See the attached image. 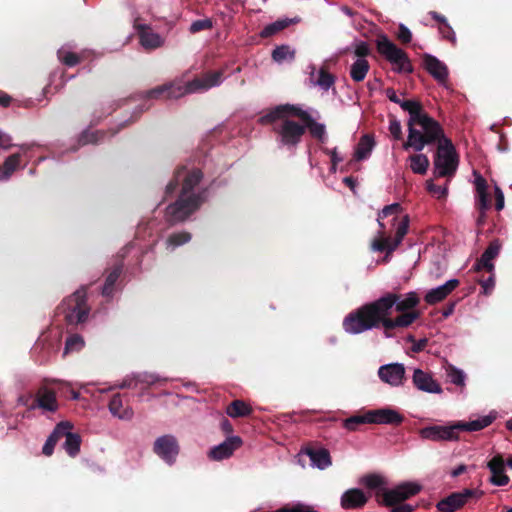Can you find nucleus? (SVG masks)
I'll return each instance as SVG.
<instances>
[{
    "label": "nucleus",
    "mask_w": 512,
    "mask_h": 512,
    "mask_svg": "<svg viewBox=\"0 0 512 512\" xmlns=\"http://www.w3.org/2000/svg\"><path fill=\"white\" fill-rule=\"evenodd\" d=\"M202 179L203 172L198 168L187 170L182 166L176 169L165 189L166 196H170L181 186L176 201L165 209V219L170 225L184 222L207 201V188L194 191Z\"/></svg>",
    "instance_id": "obj_1"
},
{
    "label": "nucleus",
    "mask_w": 512,
    "mask_h": 512,
    "mask_svg": "<svg viewBox=\"0 0 512 512\" xmlns=\"http://www.w3.org/2000/svg\"><path fill=\"white\" fill-rule=\"evenodd\" d=\"M392 302L386 299H377L366 303L350 312L343 320V329L350 334L382 327L386 337H393L397 328H407L415 322V314L398 315L395 318L387 317V311Z\"/></svg>",
    "instance_id": "obj_2"
},
{
    "label": "nucleus",
    "mask_w": 512,
    "mask_h": 512,
    "mask_svg": "<svg viewBox=\"0 0 512 512\" xmlns=\"http://www.w3.org/2000/svg\"><path fill=\"white\" fill-rule=\"evenodd\" d=\"M385 95L391 102L398 104L409 113L410 117L407 121L408 137L407 141L403 143L405 150L411 148L420 152L427 143L434 141L441 134V125L425 112L419 100H401L393 88H387Z\"/></svg>",
    "instance_id": "obj_3"
},
{
    "label": "nucleus",
    "mask_w": 512,
    "mask_h": 512,
    "mask_svg": "<svg viewBox=\"0 0 512 512\" xmlns=\"http://www.w3.org/2000/svg\"><path fill=\"white\" fill-rule=\"evenodd\" d=\"M292 108L301 109V106L290 103L280 104L268 109L259 118L261 125L272 126L277 144L289 151L296 150L304 137V124L293 119L297 117Z\"/></svg>",
    "instance_id": "obj_4"
},
{
    "label": "nucleus",
    "mask_w": 512,
    "mask_h": 512,
    "mask_svg": "<svg viewBox=\"0 0 512 512\" xmlns=\"http://www.w3.org/2000/svg\"><path fill=\"white\" fill-rule=\"evenodd\" d=\"M422 486L416 482H403L392 489H382L376 492L377 501L386 507H392L391 512H413V506L403 503L417 495Z\"/></svg>",
    "instance_id": "obj_5"
},
{
    "label": "nucleus",
    "mask_w": 512,
    "mask_h": 512,
    "mask_svg": "<svg viewBox=\"0 0 512 512\" xmlns=\"http://www.w3.org/2000/svg\"><path fill=\"white\" fill-rule=\"evenodd\" d=\"M90 308L84 287L65 298L57 307V315L63 316L67 325H78L86 321Z\"/></svg>",
    "instance_id": "obj_6"
},
{
    "label": "nucleus",
    "mask_w": 512,
    "mask_h": 512,
    "mask_svg": "<svg viewBox=\"0 0 512 512\" xmlns=\"http://www.w3.org/2000/svg\"><path fill=\"white\" fill-rule=\"evenodd\" d=\"M438 143L434 158V166L439 177H450L455 174L458 167V154L452 141L445 137L444 130L432 142L426 145Z\"/></svg>",
    "instance_id": "obj_7"
},
{
    "label": "nucleus",
    "mask_w": 512,
    "mask_h": 512,
    "mask_svg": "<svg viewBox=\"0 0 512 512\" xmlns=\"http://www.w3.org/2000/svg\"><path fill=\"white\" fill-rule=\"evenodd\" d=\"M376 47L379 54L385 57L387 61L395 65L394 71L397 73H412L413 65L407 53L397 47L386 35L377 37Z\"/></svg>",
    "instance_id": "obj_8"
},
{
    "label": "nucleus",
    "mask_w": 512,
    "mask_h": 512,
    "mask_svg": "<svg viewBox=\"0 0 512 512\" xmlns=\"http://www.w3.org/2000/svg\"><path fill=\"white\" fill-rule=\"evenodd\" d=\"M379 299H386L390 302V308L387 311V317L392 316L393 309L399 312V315L415 314V321L420 317V312L415 310L420 303L419 295L416 292H409L404 297L401 294L388 292Z\"/></svg>",
    "instance_id": "obj_9"
},
{
    "label": "nucleus",
    "mask_w": 512,
    "mask_h": 512,
    "mask_svg": "<svg viewBox=\"0 0 512 512\" xmlns=\"http://www.w3.org/2000/svg\"><path fill=\"white\" fill-rule=\"evenodd\" d=\"M483 492L478 489L465 488L458 492H453L440 500L436 507L440 512H456L461 509L471 499H479Z\"/></svg>",
    "instance_id": "obj_10"
},
{
    "label": "nucleus",
    "mask_w": 512,
    "mask_h": 512,
    "mask_svg": "<svg viewBox=\"0 0 512 512\" xmlns=\"http://www.w3.org/2000/svg\"><path fill=\"white\" fill-rule=\"evenodd\" d=\"M223 70L217 71H208L204 73L201 77H196L192 81L187 82L183 86V91H185V95L189 93H194L198 91H206L212 87L219 86L223 81Z\"/></svg>",
    "instance_id": "obj_11"
},
{
    "label": "nucleus",
    "mask_w": 512,
    "mask_h": 512,
    "mask_svg": "<svg viewBox=\"0 0 512 512\" xmlns=\"http://www.w3.org/2000/svg\"><path fill=\"white\" fill-rule=\"evenodd\" d=\"M409 218L407 215L403 216L398 225H396V235L393 240L390 238L375 239L372 242V248L378 252L386 251L388 254L392 253L402 242L404 236L408 232Z\"/></svg>",
    "instance_id": "obj_12"
},
{
    "label": "nucleus",
    "mask_w": 512,
    "mask_h": 512,
    "mask_svg": "<svg viewBox=\"0 0 512 512\" xmlns=\"http://www.w3.org/2000/svg\"><path fill=\"white\" fill-rule=\"evenodd\" d=\"M41 409L44 413H55L59 409V403L55 390L42 385L38 388L29 410Z\"/></svg>",
    "instance_id": "obj_13"
},
{
    "label": "nucleus",
    "mask_w": 512,
    "mask_h": 512,
    "mask_svg": "<svg viewBox=\"0 0 512 512\" xmlns=\"http://www.w3.org/2000/svg\"><path fill=\"white\" fill-rule=\"evenodd\" d=\"M153 451L166 463L173 464L179 453L177 440L172 435H164L156 439Z\"/></svg>",
    "instance_id": "obj_14"
},
{
    "label": "nucleus",
    "mask_w": 512,
    "mask_h": 512,
    "mask_svg": "<svg viewBox=\"0 0 512 512\" xmlns=\"http://www.w3.org/2000/svg\"><path fill=\"white\" fill-rule=\"evenodd\" d=\"M419 435L422 439L431 441H453L458 439L454 424L448 426H427L420 429Z\"/></svg>",
    "instance_id": "obj_15"
},
{
    "label": "nucleus",
    "mask_w": 512,
    "mask_h": 512,
    "mask_svg": "<svg viewBox=\"0 0 512 512\" xmlns=\"http://www.w3.org/2000/svg\"><path fill=\"white\" fill-rule=\"evenodd\" d=\"M296 112V117L304 124V134L308 130L311 137L317 139L319 142L324 143L327 139L326 127L322 123H318L307 111L304 109H293Z\"/></svg>",
    "instance_id": "obj_16"
},
{
    "label": "nucleus",
    "mask_w": 512,
    "mask_h": 512,
    "mask_svg": "<svg viewBox=\"0 0 512 512\" xmlns=\"http://www.w3.org/2000/svg\"><path fill=\"white\" fill-rule=\"evenodd\" d=\"M369 498L362 489L349 488L342 493L340 506L343 510H359L365 507Z\"/></svg>",
    "instance_id": "obj_17"
},
{
    "label": "nucleus",
    "mask_w": 512,
    "mask_h": 512,
    "mask_svg": "<svg viewBox=\"0 0 512 512\" xmlns=\"http://www.w3.org/2000/svg\"><path fill=\"white\" fill-rule=\"evenodd\" d=\"M502 243L499 239L492 240L481 257L476 261L473 268L476 272H492L495 269L493 260L499 255Z\"/></svg>",
    "instance_id": "obj_18"
},
{
    "label": "nucleus",
    "mask_w": 512,
    "mask_h": 512,
    "mask_svg": "<svg viewBox=\"0 0 512 512\" xmlns=\"http://www.w3.org/2000/svg\"><path fill=\"white\" fill-rule=\"evenodd\" d=\"M379 378L391 386H399L403 384L405 379V367L400 363H391L383 365L378 370Z\"/></svg>",
    "instance_id": "obj_19"
},
{
    "label": "nucleus",
    "mask_w": 512,
    "mask_h": 512,
    "mask_svg": "<svg viewBox=\"0 0 512 512\" xmlns=\"http://www.w3.org/2000/svg\"><path fill=\"white\" fill-rule=\"evenodd\" d=\"M506 462L501 454L492 457L487 463V467L491 473L490 482L495 486H505L510 479L505 474Z\"/></svg>",
    "instance_id": "obj_20"
},
{
    "label": "nucleus",
    "mask_w": 512,
    "mask_h": 512,
    "mask_svg": "<svg viewBox=\"0 0 512 512\" xmlns=\"http://www.w3.org/2000/svg\"><path fill=\"white\" fill-rule=\"evenodd\" d=\"M242 445V439L239 436L228 437L224 442L213 447L209 451V458L220 461L229 458L233 452Z\"/></svg>",
    "instance_id": "obj_21"
},
{
    "label": "nucleus",
    "mask_w": 512,
    "mask_h": 512,
    "mask_svg": "<svg viewBox=\"0 0 512 512\" xmlns=\"http://www.w3.org/2000/svg\"><path fill=\"white\" fill-rule=\"evenodd\" d=\"M184 95L183 86L175 82L157 86L146 92V97L149 99H178Z\"/></svg>",
    "instance_id": "obj_22"
},
{
    "label": "nucleus",
    "mask_w": 512,
    "mask_h": 512,
    "mask_svg": "<svg viewBox=\"0 0 512 512\" xmlns=\"http://www.w3.org/2000/svg\"><path fill=\"white\" fill-rule=\"evenodd\" d=\"M370 424L400 425L404 417L397 411L389 408L369 410Z\"/></svg>",
    "instance_id": "obj_23"
},
{
    "label": "nucleus",
    "mask_w": 512,
    "mask_h": 512,
    "mask_svg": "<svg viewBox=\"0 0 512 512\" xmlns=\"http://www.w3.org/2000/svg\"><path fill=\"white\" fill-rule=\"evenodd\" d=\"M424 68L439 83H445L448 79V68L438 58L433 55L425 54L423 56Z\"/></svg>",
    "instance_id": "obj_24"
},
{
    "label": "nucleus",
    "mask_w": 512,
    "mask_h": 512,
    "mask_svg": "<svg viewBox=\"0 0 512 512\" xmlns=\"http://www.w3.org/2000/svg\"><path fill=\"white\" fill-rule=\"evenodd\" d=\"M459 286V280L451 279L447 281L445 284L429 290L424 300L429 305H434L443 301L453 290H455Z\"/></svg>",
    "instance_id": "obj_25"
},
{
    "label": "nucleus",
    "mask_w": 512,
    "mask_h": 512,
    "mask_svg": "<svg viewBox=\"0 0 512 512\" xmlns=\"http://www.w3.org/2000/svg\"><path fill=\"white\" fill-rule=\"evenodd\" d=\"M413 384L421 391L428 393H440L442 391L440 385L434 381L432 376L421 369H415L413 373Z\"/></svg>",
    "instance_id": "obj_26"
},
{
    "label": "nucleus",
    "mask_w": 512,
    "mask_h": 512,
    "mask_svg": "<svg viewBox=\"0 0 512 512\" xmlns=\"http://www.w3.org/2000/svg\"><path fill=\"white\" fill-rule=\"evenodd\" d=\"M302 452L310 458L313 466L321 470L332 464L330 453L326 448L306 447Z\"/></svg>",
    "instance_id": "obj_27"
},
{
    "label": "nucleus",
    "mask_w": 512,
    "mask_h": 512,
    "mask_svg": "<svg viewBox=\"0 0 512 512\" xmlns=\"http://www.w3.org/2000/svg\"><path fill=\"white\" fill-rule=\"evenodd\" d=\"M73 425L69 421H61L59 422L52 433L48 436L43 448L42 453L46 456H51L53 454L54 448L59 441L60 438L63 437V433H66V429H72Z\"/></svg>",
    "instance_id": "obj_28"
},
{
    "label": "nucleus",
    "mask_w": 512,
    "mask_h": 512,
    "mask_svg": "<svg viewBox=\"0 0 512 512\" xmlns=\"http://www.w3.org/2000/svg\"><path fill=\"white\" fill-rule=\"evenodd\" d=\"M138 29L140 43L145 49L152 50L162 46L163 39L158 33L153 32L144 25L139 26Z\"/></svg>",
    "instance_id": "obj_29"
},
{
    "label": "nucleus",
    "mask_w": 512,
    "mask_h": 512,
    "mask_svg": "<svg viewBox=\"0 0 512 512\" xmlns=\"http://www.w3.org/2000/svg\"><path fill=\"white\" fill-rule=\"evenodd\" d=\"M493 419L494 418L492 416H484L480 419L469 422L459 421L454 424L455 430L457 433L459 431H479L489 426L493 422Z\"/></svg>",
    "instance_id": "obj_30"
},
{
    "label": "nucleus",
    "mask_w": 512,
    "mask_h": 512,
    "mask_svg": "<svg viewBox=\"0 0 512 512\" xmlns=\"http://www.w3.org/2000/svg\"><path fill=\"white\" fill-rule=\"evenodd\" d=\"M253 412L252 407L243 400H233L226 407V413L231 418H240L250 416Z\"/></svg>",
    "instance_id": "obj_31"
},
{
    "label": "nucleus",
    "mask_w": 512,
    "mask_h": 512,
    "mask_svg": "<svg viewBox=\"0 0 512 512\" xmlns=\"http://www.w3.org/2000/svg\"><path fill=\"white\" fill-rule=\"evenodd\" d=\"M374 146V137L370 134L363 135L357 144L354 157L356 160H364L368 158Z\"/></svg>",
    "instance_id": "obj_32"
},
{
    "label": "nucleus",
    "mask_w": 512,
    "mask_h": 512,
    "mask_svg": "<svg viewBox=\"0 0 512 512\" xmlns=\"http://www.w3.org/2000/svg\"><path fill=\"white\" fill-rule=\"evenodd\" d=\"M123 271V263L120 262L112 268L109 274L106 277L104 286L102 288V295L105 297H111L114 292V285L119 279L120 275Z\"/></svg>",
    "instance_id": "obj_33"
},
{
    "label": "nucleus",
    "mask_w": 512,
    "mask_h": 512,
    "mask_svg": "<svg viewBox=\"0 0 512 512\" xmlns=\"http://www.w3.org/2000/svg\"><path fill=\"white\" fill-rule=\"evenodd\" d=\"M71 429H66L63 433L65 437L64 449L70 457H75L80 452L81 436L78 433H72Z\"/></svg>",
    "instance_id": "obj_34"
},
{
    "label": "nucleus",
    "mask_w": 512,
    "mask_h": 512,
    "mask_svg": "<svg viewBox=\"0 0 512 512\" xmlns=\"http://www.w3.org/2000/svg\"><path fill=\"white\" fill-rule=\"evenodd\" d=\"M109 410L112 415L119 419H130L133 415L132 410L126 408L123 409V401L120 394H115L109 401Z\"/></svg>",
    "instance_id": "obj_35"
},
{
    "label": "nucleus",
    "mask_w": 512,
    "mask_h": 512,
    "mask_svg": "<svg viewBox=\"0 0 512 512\" xmlns=\"http://www.w3.org/2000/svg\"><path fill=\"white\" fill-rule=\"evenodd\" d=\"M295 21L293 19H279L271 24L266 25L260 32L261 38H269L289 27Z\"/></svg>",
    "instance_id": "obj_36"
},
{
    "label": "nucleus",
    "mask_w": 512,
    "mask_h": 512,
    "mask_svg": "<svg viewBox=\"0 0 512 512\" xmlns=\"http://www.w3.org/2000/svg\"><path fill=\"white\" fill-rule=\"evenodd\" d=\"M410 168L415 174L425 175L430 162L425 154L417 153L409 156Z\"/></svg>",
    "instance_id": "obj_37"
},
{
    "label": "nucleus",
    "mask_w": 512,
    "mask_h": 512,
    "mask_svg": "<svg viewBox=\"0 0 512 512\" xmlns=\"http://www.w3.org/2000/svg\"><path fill=\"white\" fill-rule=\"evenodd\" d=\"M402 207L399 203H393L385 206L378 215V223L381 229H385V224L381 221L384 218L392 216L391 224L394 226L399 223L398 215L401 213Z\"/></svg>",
    "instance_id": "obj_38"
},
{
    "label": "nucleus",
    "mask_w": 512,
    "mask_h": 512,
    "mask_svg": "<svg viewBox=\"0 0 512 512\" xmlns=\"http://www.w3.org/2000/svg\"><path fill=\"white\" fill-rule=\"evenodd\" d=\"M370 69V64L365 59H357L350 68V76L353 81L361 82L365 79L368 71Z\"/></svg>",
    "instance_id": "obj_39"
},
{
    "label": "nucleus",
    "mask_w": 512,
    "mask_h": 512,
    "mask_svg": "<svg viewBox=\"0 0 512 512\" xmlns=\"http://www.w3.org/2000/svg\"><path fill=\"white\" fill-rule=\"evenodd\" d=\"M21 160L20 153H14L6 158L4 163L0 166L1 179H7L19 167Z\"/></svg>",
    "instance_id": "obj_40"
},
{
    "label": "nucleus",
    "mask_w": 512,
    "mask_h": 512,
    "mask_svg": "<svg viewBox=\"0 0 512 512\" xmlns=\"http://www.w3.org/2000/svg\"><path fill=\"white\" fill-rule=\"evenodd\" d=\"M271 56L277 63H282L287 60L291 61L295 58V50L291 49L288 45H280L272 51Z\"/></svg>",
    "instance_id": "obj_41"
},
{
    "label": "nucleus",
    "mask_w": 512,
    "mask_h": 512,
    "mask_svg": "<svg viewBox=\"0 0 512 512\" xmlns=\"http://www.w3.org/2000/svg\"><path fill=\"white\" fill-rule=\"evenodd\" d=\"M369 418V411L363 415H353L343 421V426L349 431H355L362 424H370Z\"/></svg>",
    "instance_id": "obj_42"
},
{
    "label": "nucleus",
    "mask_w": 512,
    "mask_h": 512,
    "mask_svg": "<svg viewBox=\"0 0 512 512\" xmlns=\"http://www.w3.org/2000/svg\"><path fill=\"white\" fill-rule=\"evenodd\" d=\"M360 483L370 490L378 489L385 484L384 479L378 474H367L360 479Z\"/></svg>",
    "instance_id": "obj_43"
},
{
    "label": "nucleus",
    "mask_w": 512,
    "mask_h": 512,
    "mask_svg": "<svg viewBox=\"0 0 512 512\" xmlns=\"http://www.w3.org/2000/svg\"><path fill=\"white\" fill-rule=\"evenodd\" d=\"M59 60L68 67H74L81 62V57L70 51H58Z\"/></svg>",
    "instance_id": "obj_44"
},
{
    "label": "nucleus",
    "mask_w": 512,
    "mask_h": 512,
    "mask_svg": "<svg viewBox=\"0 0 512 512\" xmlns=\"http://www.w3.org/2000/svg\"><path fill=\"white\" fill-rule=\"evenodd\" d=\"M192 236L189 232L182 231L171 234L167 239V244L169 246L177 247L183 244L188 243L191 240Z\"/></svg>",
    "instance_id": "obj_45"
},
{
    "label": "nucleus",
    "mask_w": 512,
    "mask_h": 512,
    "mask_svg": "<svg viewBox=\"0 0 512 512\" xmlns=\"http://www.w3.org/2000/svg\"><path fill=\"white\" fill-rule=\"evenodd\" d=\"M335 82V77L324 68L319 71L317 84L324 90H328Z\"/></svg>",
    "instance_id": "obj_46"
},
{
    "label": "nucleus",
    "mask_w": 512,
    "mask_h": 512,
    "mask_svg": "<svg viewBox=\"0 0 512 512\" xmlns=\"http://www.w3.org/2000/svg\"><path fill=\"white\" fill-rule=\"evenodd\" d=\"M84 346V340L83 338L78 335L74 334L71 335L69 338H67L65 343V353L71 352V351H78Z\"/></svg>",
    "instance_id": "obj_47"
},
{
    "label": "nucleus",
    "mask_w": 512,
    "mask_h": 512,
    "mask_svg": "<svg viewBox=\"0 0 512 512\" xmlns=\"http://www.w3.org/2000/svg\"><path fill=\"white\" fill-rule=\"evenodd\" d=\"M447 375L451 383L457 386L464 385L465 375L462 370L450 366L447 370Z\"/></svg>",
    "instance_id": "obj_48"
},
{
    "label": "nucleus",
    "mask_w": 512,
    "mask_h": 512,
    "mask_svg": "<svg viewBox=\"0 0 512 512\" xmlns=\"http://www.w3.org/2000/svg\"><path fill=\"white\" fill-rule=\"evenodd\" d=\"M213 27V22L211 19H200L192 22L190 25L189 31L192 34L198 33L203 30H210Z\"/></svg>",
    "instance_id": "obj_49"
},
{
    "label": "nucleus",
    "mask_w": 512,
    "mask_h": 512,
    "mask_svg": "<svg viewBox=\"0 0 512 512\" xmlns=\"http://www.w3.org/2000/svg\"><path fill=\"white\" fill-rule=\"evenodd\" d=\"M389 132L395 140H402L403 133L401 123L395 116L389 117Z\"/></svg>",
    "instance_id": "obj_50"
},
{
    "label": "nucleus",
    "mask_w": 512,
    "mask_h": 512,
    "mask_svg": "<svg viewBox=\"0 0 512 512\" xmlns=\"http://www.w3.org/2000/svg\"><path fill=\"white\" fill-rule=\"evenodd\" d=\"M487 273L489 274V276L487 278H484V276H481V278L478 280L479 284L481 285V287L483 289V293L485 295L491 294V292H492V290L494 289V286H495L494 271L487 272Z\"/></svg>",
    "instance_id": "obj_51"
},
{
    "label": "nucleus",
    "mask_w": 512,
    "mask_h": 512,
    "mask_svg": "<svg viewBox=\"0 0 512 512\" xmlns=\"http://www.w3.org/2000/svg\"><path fill=\"white\" fill-rule=\"evenodd\" d=\"M136 380L139 383L146 384L147 386H151L158 382H165L166 379H161L159 376L150 373H141L136 375Z\"/></svg>",
    "instance_id": "obj_52"
},
{
    "label": "nucleus",
    "mask_w": 512,
    "mask_h": 512,
    "mask_svg": "<svg viewBox=\"0 0 512 512\" xmlns=\"http://www.w3.org/2000/svg\"><path fill=\"white\" fill-rule=\"evenodd\" d=\"M491 206L489 194L486 191H477L476 207L478 210H488Z\"/></svg>",
    "instance_id": "obj_53"
},
{
    "label": "nucleus",
    "mask_w": 512,
    "mask_h": 512,
    "mask_svg": "<svg viewBox=\"0 0 512 512\" xmlns=\"http://www.w3.org/2000/svg\"><path fill=\"white\" fill-rule=\"evenodd\" d=\"M439 32L444 39L449 41L451 44H456V35L453 28L449 25V23H444L439 25Z\"/></svg>",
    "instance_id": "obj_54"
},
{
    "label": "nucleus",
    "mask_w": 512,
    "mask_h": 512,
    "mask_svg": "<svg viewBox=\"0 0 512 512\" xmlns=\"http://www.w3.org/2000/svg\"><path fill=\"white\" fill-rule=\"evenodd\" d=\"M397 39L402 44H408L412 40V33L404 24H400L398 27Z\"/></svg>",
    "instance_id": "obj_55"
},
{
    "label": "nucleus",
    "mask_w": 512,
    "mask_h": 512,
    "mask_svg": "<svg viewBox=\"0 0 512 512\" xmlns=\"http://www.w3.org/2000/svg\"><path fill=\"white\" fill-rule=\"evenodd\" d=\"M99 140L97 132L84 131L79 137V144L86 145L89 143H97Z\"/></svg>",
    "instance_id": "obj_56"
},
{
    "label": "nucleus",
    "mask_w": 512,
    "mask_h": 512,
    "mask_svg": "<svg viewBox=\"0 0 512 512\" xmlns=\"http://www.w3.org/2000/svg\"><path fill=\"white\" fill-rule=\"evenodd\" d=\"M427 190L437 198H441L446 195L447 189L439 185L434 184L432 181L427 182Z\"/></svg>",
    "instance_id": "obj_57"
},
{
    "label": "nucleus",
    "mask_w": 512,
    "mask_h": 512,
    "mask_svg": "<svg viewBox=\"0 0 512 512\" xmlns=\"http://www.w3.org/2000/svg\"><path fill=\"white\" fill-rule=\"evenodd\" d=\"M354 53L357 57L363 59L364 57L370 55L369 45L364 41H360L359 43L356 44Z\"/></svg>",
    "instance_id": "obj_58"
},
{
    "label": "nucleus",
    "mask_w": 512,
    "mask_h": 512,
    "mask_svg": "<svg viewBox=\"0 0 512 512\" xmlns=\"http://www.w3.org/2000/svg\"><path fill=\"white\" fill-rule=\"evenodd\" d=\"M408 341L413 343L412 351L416 353L423 351L428 344V340L426 338L416 341L412 335L408 337Z\"/></svg>",
    "instance_id": "obj_59"
},
{
    "label": "nucleus",
    "mask_w": 512,
    "mask_h": 512,
    "mask_svg": "<svg viewBox=\"0 0 512 512\" xmlns=\"http://www.w3.org/2000/svg\"><path fill=\"white\" fill-rule=\"evenodd\" d=\"M475 175V188L476 191H486L487 190V181L486 179L476 171H474Z\"/></svg>",
    "instance_id": "obj_60"
},
{
    "label": "nucleus",
    "mask_w": 512,
    "mask_h": 512,
    "mask_svg": "<svg viewBox=\"0 0 512 512\" xmlns=\"http://www.w3.org/2000/svg\"><path fill=\"white\" fill-rule=\"evenodd\" d=\"M323 152L330 156L331 164H334V166H337V164L343 160L341 157L338 156L337 148H334V149L324 148Z\"/></svg>",
    "instance_id": "obj_61"
},
{
    "label": "nucleus",
    "mask_w": 512,
    "mask_h": 512,
    "mask_svg": "<svg viewBox=\"0 0 512 512\" xmlns=\"http://www.w3.org/2000/svg\"><path fill=\"white\" fill-rule=\"evenodd\" d=\"M495 199L496 204L495 207L498 211L502 210L504 208V195L502 190L499 187L495 188Z\"/></svg>",
    "instance_id": "obj_62"
},
{
    "label": "nucleus",
    "mask_w": 512,
    "mask_h": 512,
    "mask_svg": "<svg viewBox=\"0 0 512 512\" xmlns=\"http://www.w3.org/2000/svg\"><path fill=\"white\" fill-rule=\"evenodd\" d=\"M138 384H139V382L136 380V375H134L133 377H129V378L124 379L123 382L120 385V388H122V389H125V388L135 389Z\"/></svg>",
    "instance_id": "obj_63"
},
{
    "label": "nucleus",
    "mask_w": 512,
    "mask_h": 512,
    "mask_svg": "<svg viewBox=\"0 0 512 512\" xmlns=\"http://www.w3.org/2000/svg\"><path fill=\"white\" fill-rule=\"evenodd\" d=\"M34 399V396L31 393L20 395L17 399L18 404L26 406L29 409V406L31 405L32 401Z\"/></svg>",
    "instance_id": "obj_64"
}]
</instances>
